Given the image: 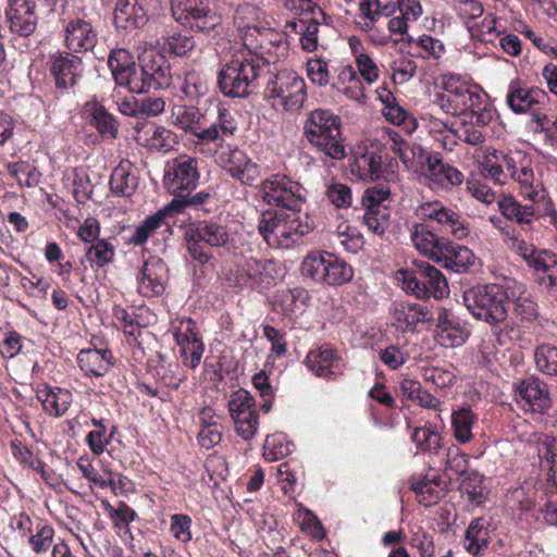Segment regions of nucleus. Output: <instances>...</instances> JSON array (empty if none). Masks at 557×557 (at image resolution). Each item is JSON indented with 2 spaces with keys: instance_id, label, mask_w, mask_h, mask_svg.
<instances>
[{
  "instance_id": "f257e3e1",
  "label": "nucleus",
  "mask_w": 557,
  "mask_h": 557,
  "mask_svg": "<svg viewBox=\"0 0 557 557\" xmlns=\"http://www.w3.org/2000/svg\"><path fill=\"white\" fill-rule=\"evenodd\" d=\"M475 158L482 174L499 184L503 183L504 168H506L524 199L537 202L546 196L541 176L534 173L531 160L527 156L520 152L506 154L496 149H480Z\"/></svg>"
},
{
  "instance_id": "f03ea898",
  "label": "nucleus",
  "mask_w": 557,
  "mask_h": 557,
  "mask_svg": "<svg viewBox=\"0 0 557 557\" xmlns=\"http://www.w3.org/2000/svg\"><path fill=\"white\" fill-rule=\"evenodd\" d=\"M442 91L434 95L433 103L443 112L460 115L475 111L484 103L486 94L469 78L447 73L438 77Z\"/></svg>"
},
{
  "instance_id": "7ed1b4c3",
  "label": "nucleus",
  "mask_w": 557,
  "mask_h": 557,
  "mask_svg": "<svg viewBox=\"0 0 557 557\" xmlns=\"http://www.w3.org/2000/svg\"><path fill=\"white\" fill-rule=\"evenodd\" d=\"M258 231L270 247L287 249L310 232V225L299 211L269 210L262 213Z\"/></svg>"
},
{
  "instance_id": "20e7f679",
  "label": "nucleus",
  "mask_w": 557,
  "mask_h": 557,
  "mask_svg": "<svg viewBox=\"0 0 557 557\" xmlns=\"http://www.w3.org/2000/svg\"><path fill=\"white\" fill-rule=\"evenodd\" d=\"M304 129L308 141L325 156L335 160L346 156L342 121L332 111L326 109L311 111L306 119Z\"/></svg>"
},
{
  "instance_id": "39448f33",
  "label": "nucleus",
  "mask_w": 557,
  "mask_h": 557,
  "mask_svg": "<svg viewBox=\"0 0 557 557\" xmlns=\"http://www.w3.org/2000/svg\"><path fill=\"white\" fill-rule=\"evenodd\" d=\"M505 242L533 273L537 284L546 289H557V253L554 250L537 247L516 233H507Z\"/></svg>"
},
{
  "instance_id": "423d86ee",
  "label": "nucleus",
  "mask_w": 557,
  "mask_h": 557,
  "mask_svg": "<svg viewBox=\"0 0 557 557\" xmlns=\"http://www.w3.org/2000/svg\"><path fill=\"white\" fill-rule=\"evenodd\" d=\"M507 285H476L463 292L462 301L476 320L495 325L507 319Z\"/></svg>"
},
{
  "instance_id": "0eeeda50",
  "label": "nucleus",
  "mask_w": 557,
  "mask_h": 557,
  "mask_svg": "<svg viewBox=\"0 0 557 557\" xmlns=\"http://www.w3.org/2000/svg\"><path fill=\"white\" fill-rule=\"evenodd\" d=\"M259 76L256 58L246 57L244 51L235 54L219 72V87L223 95L243 98L251 92Z\"/></svg>"
},
{
  "instance_id": "6e6552de",
  "label": "nucleus",
  "mask_w": 557,
  "mask_h": 557,
  "mask_svg": "<svg viewBox=\"0 0 557 557\" xmlns=\"http://www.w3.org/2000/svg\"><path fill=\"white\" fill-rule=\"evenodd\" d=\"M396 275L403 288L417 298L442 299L449 294L445 276L430 263L420 261L413 270L400 269Z\"/></svg>"
},
{
  "instance_id": "1a4fd4ad",
  "label": "nucleus",
  "mask_w": 557,
  "mask_h": 557,
  "mask_svg": "<svg viewBox=\"0 0 557 557\" xmlns=\"http://www.w3.org/2000/svg\"><path fill=\"white\" fill-rule=\"evenodd\" d=\"M306 89L301 76L294 71L283 70L268 83L265 97L277 111L297 112L307 98Z\"/></svg>"
},
{
  "instance_id": "9d476101",
  "label": "nucleus",
  "mask_w": 557,
  "mask_h": 557,
  "mask_svg": "<svg viewBox=\"0 0 557 557\" xmlns=\"http://www.w3.org/2000/svg\"><path fill=\"white\" fill-rule=\"evenodd\" d=\"M261 197L269 206L283 207L288 211H300L307 190L300 183L285 174H272L260 187Z\"/></svg>"
},
{
  "instance_id": "9b49d317",
  "label": "nucleus",
  "mask_w": 557,
  "mask_h": 557,
  "mask_svg": "<svg viewBox=\"0 0 557 557\" xmlns=\"http://www.w3.org/2000/svg\"><path fill=\"white\" fill-rule=\"evenodd\" d=\"M548 95L541 88H525L520 81L510 82L506 101L508 107L518 114L530 112L536 123L537 132H548V119L540 110L548 101Z\"/></svg>"
},
{
  "instance_id": "f8f14e48",
  "label": "nucleus",
  "mask_w": 557,
  "mask_h": 557,
  "mask_svg": "<svg viewBox=\"0 0 557 557\" xmlns=\"http://www.w3.org/2000/svg\"><path fill=\"white\" fill-rule=\"evenodd\" d=\"M108 65L116 88H125L131 94H144L150 89L143 69H136L134 58L127 50H113L109 57Z\"/></svg>"
},
{
  "instance_id": "ddd939ff",
  "label": "nucleus",
  "mask_w": 557,
  "mask_h": 557,
  "mask_svg": "<svg viewBox=\"0 0 557 557\" xmlns=\"http://www.w3.org/2000/svg\"><path fill=\"white\" fill-rule=\"evenodd\" d=\"M171 12L176 22L196 32H209L220 17L212 12L208 0H170Z\"/></svg>"
},
{
  "instance_id": "4468645a",
  "label": "nucleus",
  "mask_w": 557,
  "mask_h": 557,
  "mask_svg": "<svg viewBox=\"0 0 557 557\" xmlns=\"http://www.w3.org/2000/svg\"><path fill=\"white\" fill-rule=\"evenodd\" d=\"M511 498L518 502L519 509L529 517L540 519V516L550 525L557 527V498L548 496L542 488L520 487L511 493Z\"/></svg>"
},
{
  "instance_id": "2eb2a0df",
  "label": "nucleus",
  "mask_w": 557,
  "mask_h": 557,
  "mask_svg": "<svg viewBox=\"0 0 557 557\" xmlns=\"http://www.w3.org/2000/svg\"><path fill=\"white\" fill-rule=\"evenodd\" d=\"M199 181L197 159L182 154L166 163L164 171V186L169 193L183 196L195 189Z\"/></svg>"
},
{
  "instance_id": "dca6fc26",
  "label": "nucleus",
  "mask_w": 557,
  "mask_h": 557,
  "mask_svg": "<svg viewBox=\"0 0 557 557\" xmlns=\"http://www.w3.org/2000/svg\"><path fill=\"white\" fill-rule=\"evenodd\" d=\"M171 331L180 347L183 363L195 369L200 364L205 350L201 339L195 330V323L189 318L177 319L172 322Z\"/></svg>"
},
{
  "instance_id": "f3484780",
  "label": "nucleus",
  "mask_w": 557,
  "mask_h": 557,
  "mask_svg": "<svg viewBox=\"0 0 557 557\" xmlns=\"http://www.w3.org/2000/svg\"><path fill=\"white\" fill-rule=\"evenodd\" d=\"M434 341L445 348H457L462 346L470 336L468 323L455 315L448 309L441 307L437 310Z\"/></svg>"
},
{
  "instance_id": "a211bd4d",
  "label": "nucleus",
  "mask_w": 557,
  "mask_h": 557,
  "mask_svg": "<svg viewBox=\"0 0 557 557\" xmlns=\"http://www.w3.org/2000/svg\"><path fill=\"white\" fill-rule=\"evenodd\" d=\"M416 213L422 219L437 222L457 239H463L470 233L469 225L461 215L438 200L422 202L417 207Z\"/></svg>"
},
{
  "instance_id": "6ab92c4d",
  "label": "nucleus",
  "mask_w": 557,
  "mask_h": 557,
  "mask_svg": "<svg viewBox=\"0 0 557 557\" xmlns=\"http://www.w3.org/2000/svg\"><path fill=\"white\" fill-rule=\"evenodd\" d=\"M172 124L197 137L201 143H212L215 137V129H205L208 124L206 113L199 108L186 104H175L171 109Z\"/></svg>"
},
{
  "instance_id": "aec40b11",
  "label": "nucleus",
  "mask_w": 557,
  "mask_h": 557,
  "mask_svg": "<svg viewBox=\"0 0 557 557\" xmlns=\"http://www.w3.org/2000/svg\"><path fill=\"white\" fill-rule=\"evenodd\" d=\"M274 272L275 264L272 261L246 257L237 265L235 281L239 286L267 287L273 284Z\"/></svg>"
},
{
  "instance_id": "412c9836",
  "label": "nucleus",
  "mask_w": 557,
  "mask_h": 557,
  "mask_svg": "<svg viewBox=\"0 0 557 557\" xmlns=\"http://www.w3.org/2000/svg\"><path fill=\"white\" fill-rule=\"evenodd\" d=\"M168 281V267L158 257H150L139 269L136 282L137 292L147 298L160 296Z\"/></svg>"
},
{
  "instance_id": "4be33fe9",
  "label": "nucleus",
  "mask_w": 557,
  "mask_h": 557,
  "mask_svg": "<svg viewBox=\"0 0 557 557\" xmlns=\"http://www.w3.org/2000/svg\"><path fill=\"white\" fill-rule=\"evenodd\" d=\"M185 201L173 199L170 203L159 209L156 213L147 216L140 224L135 226L126 243L134 246H143L164 223L165 219L183 212Z\"/></svg>"
},
{
  "instance_id": "5701e85b",
  "label": "nucleus",
  "mask_w": 557,
  "mask_h": 557,
  "mask_svg": "<svg viewBox=\"0 0 557 557\" xmlns=\"http://www.w3.org/2000/svg\"><path fill=\"white\" fill-rule=\"evenodd\" d=\"M305 363L315 376L334 380L344 371L339 354L330 346H321L308 352Z\"/></svg>"
},
{
  "instance_id": "b1692460",
  "label": "nucleus",
  "mask_w": 557,
  "mask_h": 557,
  "mask_svg": "<svg viewBox=\"0 0 557 557\" xmlns=\"http://www.w3.org/2000/svg\"><path fill=\"white\" fill-rule=\"evenodd\" d=\"M138 59L150 89L170 86V64L162 53L151 46L149 49H145L143 53L138 55Z\"/></svg>"
},
{
  "instance_id": "393cba45",
  "label": "nucleus",
  "mask_w": 557,
  "mask_h": 557,
  "mask_svg": "<svg viewBox=\"0 0 557 557\" xmlns=\"http://www.w3.org/2000/svg\"><path fill=\"white\" fill-rule=\"evenodd\" d=\"M224 170L245 185L253 184L260 176V168L243 150L228 149L220 156Z\"/></svg>"
},
{
  "instance_id": "a878e982",
  "label": "nucleus",
  "mask_w": 557,
  "mask_h": 557,
  "mask_svg": "<svg viewBox=\"0 0 557 557\" xmlns=\"http://www.w3.org/2000/svg\"><path fill=\"white\" fill-rule=\"evenodd\" d=\"M517 399L525 411L543 413L550 407L548 387L537 377L527 379L519 384Z\"/></svg>"
},
{
  "instance_id": "bb28decb",
  "label": "nucleus",
  "mask_w": 557,
  "mask_h": 557,
  "mask_svg": "<svg viewBox=\"0 0 557 557\" xmlns=\"http://www.w3.org/2000/svg\"><path fill=\"white\" fill-rule=\"evenodd\" d=\"M36 5L29 0H9L5 17L12 33L29 36L37 26Z\"/></svg>"
},
{
  "instance_id": "cd10ccee",
  "label": "nucleus",
  "mask_w": 557,
  "mask_h": 557,
  "mask_svg": "<svg viewBox=\"0 0 557 557\" xmlns=\"http://www.w3.org/2000/svg\"><path fill=\"white\" fill-rule=\"evenodd\" d=\"M148 0H117L114 10V23L117 28L135 29L148 21Z\"/></svg>"
},
{
  "instance_id": "c85d7f7f",
  "label": "nucleus",
  "mask_w": 557,
  "mask_h": 557,
  "mask_svg": "<svg viewBox=\"0 0 557 557\" xmlns=\"http://www.w3.org/2000/svg\"><path fill=\"white\" fill-rule=\"evenodd\" d=\"M422 172L431 182L445 188L459 186L463 182V174L458 169L443 162L437 154L426 156Z\"/></svg>"
},
{
  "instance_id": "c756f323",
  "label": "nucleus",
  "mask_w": 557,
  "mask_h": 557,
  "mask_svg": "<svg viewBox=\"0 0 557 557\" xmlns=\"http://www.w3.org/2000/svg\"><path fill=\"white\" fill-rule=\"evenodd\" d=\"M391 315L393 325L403 332L412 331L418 323L431 320L426 307L406 301L394 302L391 307Z\"/></svg>"
},
{
  "instance_id": "7c9ffc66",
  "label": "nucleus",
  "mask_w": 557,
  "mask_h": 557,
  "mask_svg": "<svg viewBox=\"0 0 557 557\" xmlns=\"http://www.w3.org/2000/svg\"><path fill=\"white\" fill-rule=\"evenodd\" d=\"M350 172L362 181H377L382 176V157L375 149L358 147Z\"/></svg>"
},
{
  "instance_id": "2f4dec72",
  "label": "nucleus",
  "mask_w": 557,
  "mask_h": 557,
  "mask_svg": "<svg viewBox=\"0 0 557 557\" xmlns=\"http://www.w3.org/2000/svg\"><path fill=\"white\" fill-rule=\"evenodd\" d=\"M65 45L74 52L91 50L97 44V33L87 21H70L65 27Z\"/></svg>"
},
{
  "instance_id": "473e14b6",
  "label": "nucleus",
  "mask_w": 557,
  "mask_h": 557,
  "mask_svg": "<svg viewBox=\"0 0 557 557\" xmlns=\"http://www.w3.org/2000/svg\"><path fill=\"white\" fill-rule=\"evenodd\" d=\"M51 73L58 87L69 88L76 84L82 72V61L69 53H59L51 57Z\"/></svg>"
},
{
  "instance_id": "72a5a7b5",
  "label": "nucleus",
  "mask_w": 557,
  "mask_h": 557,
  "mask_svg": "<svg viewBox=\"0 0 557 557\" xmlns=\"http://www.w3.org/2000/svg\"><path fill=\"white\" fill-rule=\"evenodd\" d=\"M474 260V253L468 247L454 244L446 238L442 243V250L436 262L443 263L446 269L460 273L472 267Z\"/></svg>"
},
{
  "instance_id": "f704fd0d",
  "label": "nucleus",
  "mask_w": 557,
  "mask_h": 557,
  "mask_svg": "<svg viewBox=\"0 0 557 557\" xmlns=\"http://www.w3.org/2000/svg\"><path fill=\"white\" fill-rule=\"evenodd\" d=\"M36 397L41 403L44 410L54 417L64 414L72 403L70 391L47 384H38Z\"/></svg>"
},
{
  "instance_id": "c9c22d12",
  "label": "nucleus",
  "mask_w": 557,
  "mask_h": 557,
  "mask_svg": "<svg viewBox=\"0 0 557 557\" xmlns=\"http://www.w3.org/2000/svg\"><path fill=\"white\" fill-rule=\"evenodd\" d=\"M139 184L136 168L128 160H122L114 168L110 177L111 191L119 197H131Z\"/></svg>"
},
{
  "instance_id": "e433bc0d",
  "label": "nucleus",
  "mask_w": 557,
  "mask_h": 557,
  "mask_svg": "<svg viewBox=\"0 0 557 557\" xmlns=\"http://www.w3.org/2000/svg\"><path fill=\"white\" fill-rule=\"evenodd\" d=\"M410 239L413 247L424 257L436 262L446 238L438 237L426 224L414 223L410 227Z\"/></svg>"
},
{
  "instance_id": "4c0bfd02",
  "label": "nucleus",
  "mask_w": 557,
  "mask_h": 557,
  "mask_svg": "<svg viewBox=\"0 0 557 557\" xmlns=\"http://www.w3.org/2000/svg\"><path fill=\"white\" fill-rule=\"evenodd\" d=\"M278 37L269 28L247 26L243 34V46L248 51L246 57H263L271 53L272 45L277 41Z\"/></svg>"
},
{
  "instance_id": "58836bf2",
  "label": "nucleus",
  "mask_w": 557,
  "mask_h": 557,
  "mask_svg": "<svg viewBox=\"0 0 557 557\" xmlns=\"http://www.w3.org/2000/svg\"><path fill=\"white\" fill-rule=\"evenodd\" d=\"M77 362L86 375L99 377L113 366V356L108 349H83L77 356Z\"/></svg>"
},
{
  "instance_id": "ea45409f",
  "label": "nucleus",
  "mask_w": 557,
  "mask_h": 557,
  "mask_svg": "<svg viewBox=\"0 0 557 557\" xmlns=\"http://www.w3.org/2000/svg\"><path fill=\"white\" fill-rule=\"evenodd\" d=\"M532 205H521L512 196H504L498 200V209L504 216L524 226L530 225L532 219L539 215H545L539 203L531 201Z\"/></svg>"
},
{
  "instance_id": "a19ab883",
  "label": "nucleus",
  "mask_w": 557,
  "mask_h": 557,
  "mask_svg": "<svg viewBox=\"0 0 557 557\" xmlns=\"http://www.w3.org/2000/svg\"><path fill=\"white\" fill-rule=\"evenodd\" d=\"M308 300L309 295L304 288L282 289L276 292L273 307L285 317H296L305 311Z\"/></svg>"
},
{
  "instance_id": "79ce46f5",
  "label": "nucleus",
  "mask_w": 557,
  "mask_h": 557,
  "mask_svg": "<svg viewBox=\"0 0 557 557\" xmlns=\"http://www.w3.org/2000/svg\"><path fill=\"white\" fill-rule=\"evenodd\" d=\"M491 533L487 519L476 518L472 520L465 533L463 548L473 556L482 554L491 542Z\"/></svg>"
},
{
  "instance_id": "37998d69",
  "label": "nucleus",
  "mask_w": 557,
  "mask_h": 557,
  "mask_svg": "<svg viewBox=\"0 0 557 557\" xmlns=\"http://www.w3.org/2000/svg\"><path fill=\"white\" fill-rule=\"evenodd\" d=\"M508 300L515 305V311L522 319L531 320L537 314V305L527 286L517 281L507 282Z\"/></svg>"
},
{
  "instance_id": "c03bdc74",
  "label": "nucleus",
  "mask_w": 557,
  "mask_h": 557,
  "mask_svg": "<svg viewBox=\"0 0 557 557\" xmlns=\"http://www.w3.org/2000/svg\"><path fill=\"white\" fill-rule=\"evenodd\" d=\"M189 234L193 237L200 238L211 247H226L232 240L226 226L207 221L189 225Z\"/></svg>"
},
{
  "instance_id": "a18cd8bd",
  "label": "nucleus",
  "mask_w": 557,
  "mask_h": 557,
  "mask_svg": "<svg viewBox=\"0 0 557 557\" xmlns=\"http://www.w3.org/2000/svg\"><path fill=\"white\" fill-rule=\"evenodd\" d=\"M333 86L350 100L357 102L366 100L363 84L351 65H346L339 71Z\"/></svg>"
},
{
  "instance_id": "49530a36",
  "label": "nucleus",
  "mask_w": 557,
  "mask_h": 557,
  "mask_svg": "<svg viewBox=\"0 0 557 557\" xmlns=\"http://www.w3.org/2000/svg\"><path fill=\"white\" fill-rule=\"evenodd\" d=\"M325 270L323 271L322 283L330 286L343 285L354 276L352 268L345 261L326 252Z\"/></svg>"
},
{
  "instance_id": "de8ad7c7",
  "label": "nucleus",
  "mask_w": 557,
  "mask_h": 557,
  "mask_svg": "<svg viewBox=\"0 0 557 557\" xmlns=\"http://www.w3.org/2000/svg\"><path fill=\"white\" fill-rule=\"evenodd\" d=\"M484 476L475 470H470L462 476L460 492L471 506H480L487 497V488L483 483Z\"/></svg>"
},
{
  "instance_id": "09e8293b",
  "label": "nucleus",
  "mask_w": 557,
  "mask_h": 557,
  "mask_svg": "<svg viewBox=\"0 0 557 557\" xmlns=\"http://www.w3.org/2000/svg\"><path fill=\"white\" fill-rule=\"evenodd\" d=\"M454 436L459 444H467L473 438L472 429L478 421L470 408H459L451 412Z\"/></svg>"
},
{
  "instance_id": "8fccbe9b",
  "label": "nucleus",
  "mask_w": 557,
  "mask_h": 557,
  "mask_svg": "<svg viewBox=\"0 0 557 557\" xmlns=\"http://www.w3.org/2000/svg\"><path fill=\"white\" fill-rule=\"evenodd\" d=\"M412 488L419 497V503L425 507L436 504L444 495L443 483L436 475L413 481Z\"/></svg>"
},
{
  "instance_id": "3c124183",
  "label": "nucleus",
  "mask_w": 557,
  "mask_h": 557,
  "mask_svg": "<svg viewBox=\"0 0 557 557\" xmlns=\"http://www.w3.org/2000/svg\"><path fill=\"white\" fill-rule=\"evenodd\" d=\"M86 112L91 117V124L104 136L115 138L117 134V124L112 114L98 102L86 104Z\"/></svg>"
},
{
  "instance_id": "603ef678",
  "label": "nucleus",
  "mask_w": 557,
  "mask_h": 557,
  "mask_svg": "<svg viewBox=\"0 0 557 557\" xmlns=\"http://www.w3.org/2000/svg\"><path fill=\"white\" fill-rule=\"evenodd\" d=\"M467 29L471 38L482 42H492L496 37L505 32L499 20L492 14L484 16L481 22L467 23Z\"/></svg>"
},
{
  "instance_id": "864d4df0",
  "label": "nucleus",
  "mask_w": 557,
  "mask_h": 557,
  "mask_svg": "<svg viewBox=\"0 0 557 557\" xmlns=\"http://www.w3.org/2000/svg\"><path fill=\"white\" fill-rule=\"evenodd\" d=\"M377 99L383 104L382 114L395 125L403 124L407 119V112L397 103L395 96L386 87L376 89Z\"/></svg>"
},
{
  "instance_id": "5fc2aeb1",
  "label": "nucleus",
  "mask_w": 557,
  "mask_h": 557,
  "mask_svg": "<svg viewBox=\"0 0 557 557\" xmlns=\"http://www.w3.org/2000/svg\"><path fill=\"white\" fill-rule=\"evenodd\" d=\"M294 444L283 433L268 436L263 445V457L268 461H276L292 454Z\"/></svg>"
},
{
  "instance_id": "6e6d98bb",
  "label": "nucleus",
  "mask_w": 557,
  "mask_h": 557,
  "mask_svg": "<svg viewBox=\"0 0 557 557\" xmlns=\"http://www.w3.org/2000/svg\"><path fill=\"white\" fill-rule=\"evenodd\" d=\"M536 369L543 374L557 376V347L550 344H541L534 350Z\"/></svg>"
},
{
  "instance_id": "4d7b16f0",
  "label": "nucleus",
  "mask_w": 557,
  "mask_h": 557,
  "mask_svg": "<svg viewBox=\"0 0 557 557\" xmlns=\"http://www.w3.org/2000/svg\"><path fill=\"white\" fill-rule=\"evenodd\" d=\"M425 127L430 135H432L444 148H448L455 144L457 133L453 129L448 122H444L433 115L423 116Z\"/></svg>"
},
{
  "instance_id": "13d9d810",
  "label": "nucleus",
  "mask_w": 557,
  "mask_h": 557,
  "mask_svg": "<svg viewBox=\"0 0 557 557\" xmlns=\"http://www.w3.org/2000/svg\"><path fill=\"white\" fill-rule=\"evenodd\" d=\"M324 257H326L325 251L317 250L309 252L301 262L300 271L302 276L321 284L326 261Z\"/></svg>"
},
{
  "instance_id": "bf43d9fd",
  "label": "nucleus",
  "mask_w": 557,
  "mask_h": 557,
  "mask_svg": "<svg viewBox=\"0 0 557 557\" xmlns=\"http://www.w3.org/2000/svg\"><path fill=\"white\" fill-rule=\"evenodd\" d=\"M102 506L111 518L114 528L124 533H129V523L137 518V513L125 503H120L115 508L108 500H102Z\"/></svg>"
},
{
  "instance_id": "052dcab7",
  "label": "nucleus",
  "mask_w": 557,
  "mask_h": 557,
  "mask_svg": "<svg viewBox=\"0 0 557 557\" xmlns=\"http://www.w3.org/2000/svg\"><path fill=\"white\" fill-rule=\"evenodd\" d=\"M114 255L115 248L111 243L98 239L87 249L86 259L92 268H102L113 261Z\"/></svg>"
},
{
  "instance_id": "680f3d73",
  "label": "nucleus",
  "mask_w": 557,
  "mask_h": 557,
  "mask_svg": "<svg viewBox=\"0 0 557 557\" xmlns=\"http://www.w3.org/2000/svg\"><path fill=\"white\" fill-rule=\"evenodd\" d=\"M363 222L368 230L375 235H383L389 226V210L387 207H364Z\"/></svg>"
},
{
  "instance_id": "e2e57ef3",
  "label": "nucleus",
  "mask_w": 557,
  "mask_h": 557,
  "mask_svg": "<svg viewBox=\"0 0 557 557\" xmlns=\"http://www.w3.org/2000/svg\"><path fill=\"white\" fill-rule=\"evenodd\" d=\"M228 410L233 419L256 412V403L252 395L246 389H238L231 395Z\"/></svg>"
},
{
  "instance_id": "0e129e2a",
  "label": "nucleus",
  "mask_w": 557,
  "mask_h": 557,
  "mask_svg": "<svg viewBox=\"0 0 557 557\" xmlns=\"http://www.w3.org/2000/svg\"><path fill=\"white\" fill-rule=\"evenodd\" d=\"M8 171L22 187H34L40 182L39 171L25 162L9 163Z\"/></svg>"
},
{
  "instance_id": "69168bd1",
  "label": "nucleus",
  "mask_w": 557,
  "mask_h": 557,
  "mask_svg": "<svg viewBox=\"0 0 557 557\" xmlns=\"http://www.w3.org/2000/svg\"><path fill=\"white\" fill-rule=\"evenodd\" d=\"M334 236L338 244L349 252H357L362 246L360 233L347 222L338 224Z\"/></svg>"
},
{
  "instance_id": "338daca9",
  "label": "nucleus",
  "mask_w": 557,
  "mask_h": 557,
  "mask_svg": "<svg viewBox=\"0 0 557 557\" xmlns=\"http://www.w3.org/2000/svg\"><path fill=\"white\" fill-rule=\"evenodd\" d=\"M411 440L423 451L437 453L442 446L441 435L426 426L416 428L411 434Z\"/></svg>"
},
{
  "instance_id": "774afa93",
  "label": "nucleus",
  "mask_w": 557,
  "mask_h": 557,
  "mask_svg": "<svg viewBox=\"0 0 557 557\" xmlns=\"http://www.w3.org/2000/svg\"><path fill=\"white\" fill-rule=\"evenodd\" d=\"M293 27L300 34L301 47L313 51L318 46L319 23L312 18L299 20L298 23H293Z\"/></svg>"
}]
</instances>
